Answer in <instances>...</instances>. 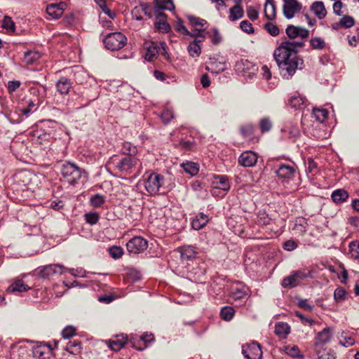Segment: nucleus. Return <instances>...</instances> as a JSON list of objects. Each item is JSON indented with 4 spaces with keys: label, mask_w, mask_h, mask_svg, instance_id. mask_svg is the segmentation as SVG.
Instances as JSON below:
<instances>
[{
    "label": "nucleus",
    "mask_w": 359,
    "mask_h": 359,
    "mask_svg": "<svg viewBox=\"0 0 359 359\" xmlns=\"http://www.w3.org/2000/svg\"><path fill=\"white\" fill-rule=\"evenodd\" d=\"M303 46L302 41L287 40L283 41L275 49L273 57L284 79H291L297 69L303 68L304 60L297 54L299 49Z\"/></svg>",
    "instance_id": "f257e3e1"
},
{
    "label": "nucleus",
    "mask_w": 359,
    "mask_h": 359,
    "mask_svg": "<svg viewBox=\"0 0 359 359\" xmlns=\"http://www.w3.org/2000/svg\"><path fill=\"white\" fill-rule=\"evenodd\" d=\"M61 172L64 180L70 184L77 183L78 180L81 178L83 175L86 177V173L78 166L69 162L62 165Z\"/></svg>",
    "instance_id": "f03ea898"
},
{
    "label": "nucleus",
    "mask_w": 359,
    "mask_h": 359,
    "mask_svg": "<svg viewBox=\"0 0 359 359\" xmlns=\"http://www.w3.org/2000/svg\"><path fill=\"white\" fill-rule=\"evenodd\" d=\"M105 47L111 50H117L126 44L127 38L119 32L108 34L103 40Z\"/></svg>",
    "instance_id": "7ed1b4c3"
},
{
    "label": "nucleus",
    "mask_w": 359,
    "mask_h": 359,
    "mask_svg": "<svg viewBox=\"0 0 359 359\" xmlns=\"http://www.w3.org/2000/svg\"><path fill=\"white\" fill-rule=\"evenodd\" d=\"M310 274L311 272L309 271H305L299 270L294 271L291 275L283 278L282 285L284 287H296L300 281L310 276Z\"/></svg>",
    "instance_id": "20e7f679"
},
{
    "label": "nucleus",
    "mask_w": 359,
    "mask_h": 359,
    "mask_svg": "<svg viewBox=\"0 0 359 359\" xmlns=\"http://www.w3.org/2000/svg\"><path fill=\"white\" fill-rule=\"evenodd\" d=\"M148 247L147 241L141 236H135L126 244L127 250L130 254H139Z\"/></svg>",
    "instance_id": "39448f33"
},
{
    "label": "nucleus",
    "mask_w": 359,
    "mask_h": 359,
    "mask_svg": "<svg viewBox=\"0 0 359 359\" xmlns=\"http://www.w3.org/2000/svg\"><path fill=\"white\" fill-rule=\"evenodd\" d=\"M283 12L287 19H291L294 17L296 13H299L302 8V4L297 0H283Z\"/></svg>",
    "instance_id": "423d86ee"
},
{
    "label": "nucleus",
    "mask_w": 359,
    "mask_h": 359,
    "mask_svg": "<svg viewBox=\"0 0 359 359\" xmlns=\"http://www.w3.org/2000/svg\"><path fill=\"white\" fill-rule=\"evenodd\" d=\"M243 355L248 359H261L262 351L259 344L255 341L243 345L242 347Z\"/></svg>",
    "instance_id": "0eeeda50"
},
{
    "label": "nucleus",
    "mask_w": 359,
    "mask_h": 359,
    "mask_svg": "<svg viewBox=\"0 0 359 359\" xmlns=\"http://www.w3.org/2000/svg\"><path fill=\"white\" fill-rule=\"evenodd\" d=\"M154 335L151 333H144L142 336H133L131 337L130 341L133 346L139 351H142L147 346V344L154 341Z\"/></svg>",
    "instance_id": "6e6552de"
},
{
    "label": "nucleus",
    "mask_w": 359,
    "mask_h": 359,
    "mask_svg": "<svg viewBox=\"0 0 359 359\" xmlns=\"http://www.w3.org/2000/svg\"><path fill=\"white\" fill-rule=\"evenodd\" d=\"M67 268L60 264H50L44 266L41 271L42 278H48L52 276L62 274Z\"/></svg>",
    "instance_id": "1a4fd4ad"
},
{
    "label": "nucleus",
    "mask_w": 359,
    "mask_h": 359,
    "mask_svg": "<svg viewBox=\"0 0 359 359\" xmlns=\"http://www.w3.org/2000/svg\"><path fill=\"white\" fill-rule=\"evenodd\" d=\"M332 335V330L330 327L323 329L318 332L315 338V348L324 347V344L329 342Z\"/></svg>",
    "instance_id": "9d476101"
},
{
    "label": "nucleus",
    "mask_w": 359,
    "mask_h": 359,
    "mask_svg": "<svg viewBox=\"0 0 359 359\" xmlns=\"http://www.w3.org/2000/svg\"><path fill=\"white\" fill-rule=\"evenodd\" d=\"M212 185L215 189L227 192L230 189L229 178L226 175H215L212 179Z\"/></svg>",
    "instance_id": "9b49d317"
},
{
    "label": "nucleus",
    "mask_w": 359,
    "mask_h": 359,
    "mask_svg": "<svg viewBox=\"0 0 359 359\" xmlns=\"http://www.w3.org/2000/svg\"><path fill=\"white\" fill-rule=\"evenodd\" d=\"M33 355L37 359H50L53 348L49 345H39L34 348Z\"/></svg>",
    "instance_id": "f8f14e48"
},
{
    "label": "nucleus",
    "mask_w": 359,
    "mask_h": 359,
    "mask_svg": "<svg viewBox=\"0 0 359 359\" xmlns=\"http://www.w3.org/2000/svg\"><path fill=\"white\" fill-rule=\"evenodd\" d=\"M144 58L148 62L154 61L157 54V44L153 41H146L144 43Z\"/></svg>",
    "instance_id": "ddd939ff"
},
{
    "label": "nucleus",
    "mask_w": 359,
    "mask_h": 359,
    "mask_svg": "<svg viewBox=\"0 0 359 359\" xmlns=\"http://www.w3.org/2000/svg\"><path fill=\"white\" fill-rule=\"evenodd\" d=\"M127 340L128 338L125 335L120 334L106 341V344L112 351H118L125 346Z\"/></svg>",
    "instance_id": "4468645a"
},
{
    "label": "nucleus",
    "mask_w": 359,
    "mask_h": 359,
    "mask_svg": "<svg viewBox=\"0 0 359 359\" xmlns=\"http://www.w3.org/2000/svg\"><path fill=\"white\" fill-rule=\"evenodd\" d=\"M257 161V156L255 153L248 151L243 152L238 158L239 163L245 167L253 166Z\"/></svg>",
    "instance_id": "2eb2a0df"
},
{
    "label": "nucleus",
    "mask_w": 359,
    "mask_h": 359,
    "mask_svg": "<svg viewBox=\"0 0 359 359\" xmlns=\"http://www.w3.org/2000/svg\"><path fill=\"white\" fill-rule=\"evenodd\" d=\"M66 7V4L60 2V4H52L47 6L46 12L54 19L60 18Z\"/></svg>",
    "instance_id": "dca6fc26"
},
{
    "label": "nucleus",
    "mask_w": 359,
    "mask_h": 359,
    "mask_svg": "<svg viewBox=\"0 0 359 359\" xmlns=\"http://www.w3.org/2000/svg\"><path fill=\"white\" fill-rule=\"evenodd\" d=\"M286 34L291 39H295L297 36L304 39L309 36V31L300 27L290 25L286 29Z\"/></svg>",
    "instance_id": "f3484780"
},
{
    "label": "nucleus",
    "mask_w": 359,
    "mask_h": 359,
    "mask_svg": "<svg viewBox=\"0 0 359 359\" xmlns=\"http://www.w3.org/2000/svg\"><path fill=\"white\" fill-rule=\"evenodd\" d=\"M276 174L279 178L288 180L294 177L295 169L288 165H281L276 170Z\"/></svg>",
    "instance_id": "a211bd4d"
},
{
    "label": "nucleus",
    "mask_w": 359,
    "mask_h": 359,
    "mask_svg": "<svg viewBox=\"0 0 359 359\" xmlns=\"http://www.w3.org/2000/svg\"><path fill=\"white\" fill-rule=\"evenodd\" d=\"M137 163V158L127 156L121 160L116 168L121 171H128Z\"/></svg>",
    "instance_id": "6ab92c4d"
},
{
    "label": "nucleus",
    "mask_w": 359,
    "mask_h": 359,
    "mask_svg": "<svg viewBox=\"0 0 359 359\" xmlns=\"http://www.w3.org/2000/svg\"><path fill=\"white\" fill-rule=\"evenodd\" d=\"M318 359H336V353L327 347L316 348Z\"/></svg>",
    "instance_id": "aec40b11"
},
{
    "label": "nucleus",
    "mask_w": 359,
    "mask_h": 359,
    "mask_svg": "<svg viewBox=\"0 0 359 359\" xmlns=\"http://www.w3.org/2000/svg\"><path fill=\"white\" fill-rule=\"evenodd\" d=\"M248 288L245 285L237 284L231 287V297L235 300H238L244 298L247 295Z\"/></svg>",
    "instance_id": "412c9836"
},
{
    "label": "nucleus",
    "mask_w": 359,
    "mask_h": 359,
    "mask_svg": "<svg viewBox=\"0 0 359 359\" xmlns=\"http://www.w3.org/2000/svg\"><path fill=\"white\" fill-rule=\"evenodd\" d=\"M208 222V216L203 213H200L199 215H196V217L192 220V228L195 230H199L203 228Z\"/></svg>",
    "instance_id": "4be33fe9"
},
{
    "label": "nucleus",
    "mask_w": 359,
    "mask_h": 359,
    "mask_svg": "<svg viewBox=\"0 0 359 359\" xmlns=\"http://www.w3.org/2000/svg\"><path fill=\"white\" fill-rule=\"evenodd\" d=\"M311 10L319 19L324 18L327 14L324 4L322 1H315L311 6Z\"/></svg>",
    "instance_id": "5701e85b"
},
{
    "label": "nucleus",
    "mask_w": 359,
    "mask_h": 359,
    "mask_svg": "<svg viewBox=\"0 0 359 359\" xmlns=\"http://www.w3.org/2000/svg\"><path fill=\"white\" fill-rule=\"evenodd\" d=\"M244 15V11L240 5H235L229 10V19L231 21H236L242 18Z\"/></svg>",
    "instance_id": "b1692460"
},
{
    "label": "nucleus",
    "mask_w": 359,
    "mask_h": 359,
    "mask_svg": "<svg viewBox=\"0 0 359 359\" xmlns=\"http://www.w3.org/2000/svg\"><path fill=\"white\" fill-rule=\"evenodd\" d=\"M57 90L61 94H67L72 87V83L67 78H61L56 84Z\"/></svg>",
    "instance_id": "393cba45"
},
{
    "label": "nucleus",
    "mask_w": 359,
    "mask_h": 359,
    "mask_svg": "<svg viewBox=\"0 0 359 359\" xmlns=\"http://www.w3.org/2000/svg\"><path fill=\"white\" fill-rule=\"evenodd\" d=\"M339 344L345 347L353 346L355 340L353 336L348 332H342L339 337Z\"/></svg>",
    "instance_id": "a878e982"
},
{
    "label": "nucleus",
    "mask_w": 359,
    "mask_h": 359,
    "mask_svg": "<svg viewBox=\"0 0 359 359\" xmlns=\"http://www.w3.org/2000/svg\"><path fill=\"white\" fill-rule=\"evenodd\" d=\"M290 327L287 323L280 322L276 325L275 333L278 336L285 338L290 333Z\"/></svg>",
    "instance_id": "bb28decb"
},
{
    "label": "nucleus",
    "mask_w": 359,
    "mask_h": 359,
    "mask_svg": "<svg viewBox=\"0 0 359 359\" xmlns=\"http://www.w3.org/2000/svg\"><path fill=\"white\" fill-rule=\"evenodd\" d=\"M203 41V40L196 39L191 43H190V44L188 46V51L191 57H198L200 55L201 53V48L199 46V43Z\"/></svg>",
    "instance_id": "cd10ccee"
},
{
    "label": "nucleus",
    "mask_w": 359,
    "mask_h": 359,
    "mask_svg": "<svg viewBox=\"0 0 359 359\" xmlns=\"http://www.w3.org/2000/svg\"><path fill=\"white\" fill-rule=\"evenodd\" d=\"M348 198V192L343 189L335 190L332 194L333 201L337 203L344 202Z\"/></svg>",
    "instance_id": "c85d7f7f"
},
{
    "label": "nucleus",
    "mask_w": 359,
    "mask_h": 359,
    "mask_svg": "<svg viewBox=\"0 0 359 359\" xmlns=\"http://www.w3.org/2000/svg\"><path fill=\"white\" fill-rule=\"evenodd\" d=\"M264 13L269 20H273L276 17V6L272 0L266 1Z\"/></svg>",
    "instance_id": "c756f323"
},
{
    "label": "nucleus",
    "mask_w": 359,
    "mask_h": 359,
    "mask_svg": "<svg viewBox=\"0 0 359 359\" xmlns=\"http://www.w3.org/2000/svg\"><path fill=\"white\" fill-rule=\"evenodd\" d=\"M29 289V287L25 285L22 280H18L11 285L7 290L8 292H25Z\"/></svg>",
    "instance_id": "7c9ffc66"
},
{
    "label": "nucleus",
    "mask_w": 359,
    "mask_h": 359,
    "mask_svg": "<svg viewBox=\"0 0 359 359\" xmlns=\"http://www.w3.org/2000/svg\"><path fill=\"white\" fill-rule=\"evenodd\" d=\"M184 170L191 176H195L198 174L199 168L198 165L194 162H187L181 165Z\"/></svg>",
    "instance_id": "2f4dec72"
},
{
    "label": "nucleus",
    "mask_w": 359,
    "mask_h": 359,
    "mask_svg": "<svg viewBox=\"0 0 359 359\" xmlns=\"http://www.w3.org/2000/svg\"><path fill=\"white\" fill-rule=\"evenodd\" d=\"M41 57L39 52L36 51H27L25 53L23 61L27 65H32Z\"/></svg>",
    "instance_id": "473e14b6"
},
{
    "label": "nucleus",
    "mask_w": 359,
    "mask_h": 359,
    "mask_svg": "<svg viewBox=\"0 0 359 359\" xmlns=\"http://www.w3.org/2000/svg\"><path fill=\"white\" fill-rule=\"evenodd\" d=\"M313 114L318 122L323 123L327 118L328 111L323 108H313Z\"/></svg>",
    "instance_id": "72a5a7b5"
},
{
    "label": "nucleus",
    "mask_w": 359,
    "mask_h": 359,
    "mask_svg": "<svg viewBox=\"0 0 359 359\" xmlns=\"http://www.w3.org/2000/svg\"><path fill=\"white\" fill-rule=\"evenodd\" d=\"M182 259L189 260L195 257L196 252L191 246L182 247L180 249Z\"/></svg>",
    "instance_id": "f704fd0d"
},
{
    "label": "nucleus",
    "mask_w": 359,
    "mask_h": 359,
    "mask_svg": "<svg viewBox=\"0 0 359 359\" xmlns=\"http://www.w3.org/2000/svg\"><path fill=\"white\" fill-rule=\"evenodd\" d=\"M348 247L351 257L359 262V242L351 241L349 243Z\"/></svg>",
    "instance_id": "c9c22d12"
},
{
    "label": "nucleus",
    "mask_w": 359,
    "mask_h": 359,
    "mask_svg": "<svg viewBox=\"0 0 359 359\" xmlns=\"http://www.w3.org/2000/svg\"><path fill=\"white\" fill-rule=\"evenodd\" d=\"M306 99L299 95L291 97L290 100V104L292 107L295 109H300L302 106L305 104Z\"/></svg>",
    "instance_id": "e433bc0d"
},
{
    "label": "nucleus",
    "mask_w": 359,
    "mask_h": 359,
    "mask_svg": "<svg viewBox=\"0 0 359 359\" xmlns=\"http://www.w3.org/2000/svg\"><path fill=\"white\" fill-rule=\"evenodd\" d=\"M165 15L158 11V31H162L164 33H168L170 31L171 27L170 25L164 20Z\"/></svg>",
    "instance_id": "4c0bfd02"
},
{
    "label": "nucleus",
    "mask_w": 359,
    "mask_h": 359,
    "mask_svg": "<svg viewBox=\"0 0 359 359\" xmlns=\"http://www.w3.org/2000/svg\"><path fill=\"white\" fill-rule=\"evenodd\" d=\"M235 311L231 306H224L220 311V316L224 320L229 321L232 319L234 316Z\"/></svg>",
    "instance_id": "58836bf2"
},
{
    "label": "nucleus",
    "mask_w": 359,
    "mask_h": 359,
    "mask_svg": "<svg viewBox=\"0 0 359 359\" xmlns=\"http://www.w3.org/2000/svg\"><path fill=\"white\" fill-rule=\"evenodd\" d=\"M65 350L70 353L77 354L80 352L81 344L76 341H69L65 346Z\"/></svg>",
    "instance_id": "ea45409f"
},
{
    "label": "nucleus",
    "mask_w": 359,
    "mask_h": 359,
    "mask_svg": "<svg viewBox=\"0 0 359 359\" xmlns=\"http://www.w3.org/2000/svg\"><path fill=\"white\" fill-rule=\"evenodd\" d=\"M122 150L123 154L130 157L135 155L137 152V147L128 142L123 143Z\"/></svg>",
    "instance_id": "a19ab883"
},
{
    "label": "nucleus",
    "mask_w": 359,
    "mask_h": 359,
    "mask_svg": "<svg viewBox=\"0 0 359 359\" xmlns=\"http://www.w3.org/2000/svg\"><path fill=\"white\" fill-rule=\"evenodd\" d=\"M108 252L110 256L115 259L121 257L123 255V249L117 245H114L109 248Z\"/></svg>",
    "instance_id": "79ce46f5"
},
{
    "label": "nucleus",
    "mask_w": 359,
    "mask_h": 359,
    "mask_svg": "<svg viewBox=\"0 0 359 359\" xmlns=\"http://www.w3.org/2000/svg\"><path fill=\"white\" fill-rule=\"evenodd\" d=\"M159 10L174 11L175 5L172 0H158V11Z\"/></svg>",
    "instance_id": "37998d69"
},
{
    "label": "nucleus",
    "mask_w": 359,
    "mask_h": 359,
    "mask_svg": "<svg viewBox=\"0 0 359 359\" xmlns=\"http://www.w3.org/2000/svg\"><path fill=\"white\" fill-rule=\"evenodd\" d=\"M259 127L262 133L268 132L272 127V122L269 117L262 118L259 121Z\"/></svg>",
    "instance_id": "c03bdc74"
},
{
    "label": "nucleus",
    "mask_w": 359,
    "mask_h": 359,
    "mask_svg": "<svg viewBox=\"0 0 359 359\" xmlns=\"http://www.w3.org/2000/svg\"><path fill=\"white\" fill-rule=\"evenodd\" d=\"M90 204L95 207H100L105 201L104 196L100 194H95L90 198Z\"/></svg>",
    "instance_id": "a18cd8bd"
},
{
    "label": "nucleus",
    "mask_w": 359,
    "mask_h": 359,
    "mask_svg": "<svg viewBox=\"0 0 359 359\" xmlns=\"http://www.w3.org/2000/svg\"><path fill=\"white\" fill-rule=\"evenodd\" d=\"M334 298L337 302H341L346 298V292L342 287H337L334 292Z\"/></svg>",
    "instance_id": "49530a36"
},
{
    "label": "nucleus",
    "mask_w": 359,
    "mask_h": 359,
    "mask_svg": "<svg viewBox=\"0 0 359 359\" xmlns=\"http://www.w3.org/2000/svg\"><path fill=\"white\" fill-rule=\"evenodd\" d=\"M2 26L9 32H13L15 31V23L8 16L4 17L2 22Z\"/></svg>",
    "instance_id": "de8ad7c7"
},
{
    "label": "nucleus",
    "mask_w": 359,
    "mask_h": 359,
    "mask_svg": "<svg viewBox=\"0 0 359 359\" xmlns=\"http://www.w3.org/2000/svg\"><path fill=\"white\" fill-rule=\"evenodd\" d=\"M173 118V112L168 108H165L161 114V118L164 124H167Z\"/></svg>",
    "instance_id": "09e8293b"
},
{
    "label": "nucleus",
    "mask_w": 359,
    "mask_h": 359,
    "mask_svg": "<svg viewBox=\"0 0 359 359\" xmlns=\"http://www.w3.org/2000/svg\"><path fill=\"white\" fill-rule=\"evenodd\" d=\"M340 25L345 28H350L354 25V19L351 16L344 15L339 21Z\"/></svg>",
    "instance_id": "8fccbe9b"
},
{
    "label": "nucleus",
    "mask_w": 359,
    "mask_h": 359,
    "mask_svg": "<svg viewBox=\"0 0 359 359\" xmlns=\"http://www.w3.org/2000/svg\"><path fill=\"white\" fill-rule=\"evenodd\" d=\"M266 30L273 36H276L279 34V29L275 24L267 22L264 25Z\"/></svg>",
    "instance_id": "3c124183"
},
{
    "label": "nucleus",
    "mask_w": 359,
    "mask_h": 359,
    "mask_svg": "<svg viewBox=\"0 0 359 359\" xmlns=\"http://www.w3.org/2000/svg\"><path fill=\"white\" fill-rule=\"evenodd\" d=\"M155 182H157V174L152 173L150 175L145 184V187L149 192L152 193L153 191H155V187L151 186V183L153 182L154 184Z\"/></svg>",
    "instance_id": "603ef678"
},
{
    "label": "nucleus",
    "mask_w": 359,
    "mask_h": 359,
    "mask_svg": "<svg viewBox=\"0 0 359 359\" xmlns=\"http://www.w3.org/2000/svg\"><path fill=\"white\" fill-rule=\"evenodd\" d=\"M240 27L244 32L248 34H253L255 32L252 25L246 20H243L240 23Z\"/></svg>",
    "instance_id": "864d4df0"
},
{
    "label": "nucleus",
    "mask_w": 359,
    "mask_h": 359,
    "mask_svg": "<svg viewBox=\"0 0 359 359\" xmlns=\"http://www.w3.org/2000/svg\"><path fill=\"white\" fill-rule=\"evenodd\" d=\"M188 20L190 22V23L194 26L203 27L207 23L206 20L193 15H189Z\"/></svg>",
    "instance_id": "5fc2aeb1"
},
{
    "label": "nucleus",
    "mask_w": 359,
    "mask_h": 359,
    "mask_svg": "<svg viewBox=\"0 0 359 359\" xmlns=\"http://www.w3.org/2000/svg\"><path fill=\"white\" fill-rule=\"evenodd\" d=\"M205 29L195 28L191 32H189V34L187 35L190 36L191 37L201 38L199 39L203 41L205 39Z\"/></svg>",
    "instance_id": "6e6d98bb"
},
{
    "label": "nucleus",
    "mask_w": 359,
    "mask_h": 359,
    "mask_svg": "<svg viewBox=\"0 0 359 359\" xmlns=\"http://www.w3.org/2000/svg\"><path fill=\"white\" fill-rule=\"evenodd\" d=\"M127 277L133 281H136L140 278V273L136 269H128L127 271Z\"/></svg>",
    "instance_id": "4d7b16f0"
},
{
    "label": "nucleus",
    "mask_w": 359,
    "mask_h": 359,
    "mask_svg": "<svg viewBox=\"0 0 359 359\" xmlns=\"http://www.w3.org/2000/svg\"><path fill=\"white\" fill-rule=\"evenodd\" d=\"M311 46L315 49H323L325 46V42L320 38H313L310 41Z\"/></svg>",
    "instance_id": "13d9d810"
},
{
    "label": "nucleus",
    "mask_w": 359,
    "mask_h": 359,
    "mask_svg": "<svg viewBox=\"0 0 359 359\" xmlns=\"http://www.w3.org/2000/svg\"><path fill=\"white\" fill-rule=\"evenodd\" d=\"M285 353L292 357H299L300 355V351L296 346H286Z\"/></svg>",
    "instance_id": "bf43d9fd"
},
{
    "label": "nucleus",
    "mask_w": 359,
    "mask_h": 359,
    "mask_svg": "<svg viewBox=\"0 0 359 359\" xmlns=\"http://www.w3.org/2000/svg\"><path fill=\"white\" fill-rule=\"evenodd\" d=\"M247 16L251 20H256L259 17V12L253 6H249L247 8Z\"/></svg>",
    "instance_id": "052dcab7"
},
{
    "label": "nucleus",
    "mask_w": 359,
    "mask_h": 359,
    "mask_svg": "<svg viewBox=\"0 0 359 359\" xmlns=\"http://www.w3.org/2000/svg\"><path fill=\"white\" fill-rule=\"evenodd\" d=\"M85 217H86V222L90 224H96L99 219V215L96 212L86 213Z\"/></svg>",
    "instance_id": "680f3d73"
},
{
    "label": "nucleus",
    "mask_w": 359,
    "mask_h": 359,
    "mask_svg": "<svg viewBox=\"0 0 359 359\" xmlns=\"http://www.w3.org/2000/svg\"><path fill=\"white\" fill-rule=\"evenodd\" d=\"M62 336L65 339H69L76 334V329L73 326H67L62 330Z\"/></svg>",
    "instance_id": "e2e57ef3"
},
{
    "label": "nucleus",
    "mask_w": 359,
    "mask_h": 359,
    "mask_svg": "<svg viewBox=\"0 0 359 359\" xmlns=\"http://www.w3.org/2000/svg\"><path fill=\"white\" fill-rule=\"evenodd\" d=\"M175 29L182 34L187 35L189 34V31L184 26L182 20H178L176 22Z\"/></svg>",
    "instance_id": "0e129e2a"
},
{
    "label": "nucleus",
    "mask_w": 359,
    "mask_h": 359,
    "mask_svg": "<svg viewBox=\"0 0 359 359\" xmlns=\"http://www.w3.org/2000/svg\"><path fill=\"white\" fill-rule=\"evenodd\" d=\"M210 38L212 43L215 45L219 43L222 41V36L217 29H212V34L210 36Z\"/></svg>",
    "instance_id": "69168bd1"
},
{
    "label": "nucleus",
    "mask_w": 359,
    "mask_h": 359,
    "mask_svg": "<svg viewBox=\"0 0 359 359\" xmlns=\"http://www.w3.org/2000/svg\"><path fill=\"white\" fill-rule=\"evenodd\" d=\"M158 80H161L162 81H167L168 83H169L170 82H175L176 81L175 76L165 75L164 73H163L161 72H158Z\"/></svg>",
    "instance_id": "338daca9"
},
{
    "label": "nucleus",
    "mask_w": 359,
    "mask_h": 359,
    "mask_svg": "<svg viewBox=\"0 0 359 359\" xmlns=\"http://www.w3.org/2000/svg\"><path fill=\"white\" fill-rule=\"evenodd\" d=\"M36 104L34 102H29L27 107H24L21 109L22 114L27 116L31 111L36 110Z\"/></svg>",
    "instance_id": "774afa93"
}]
</instances>
